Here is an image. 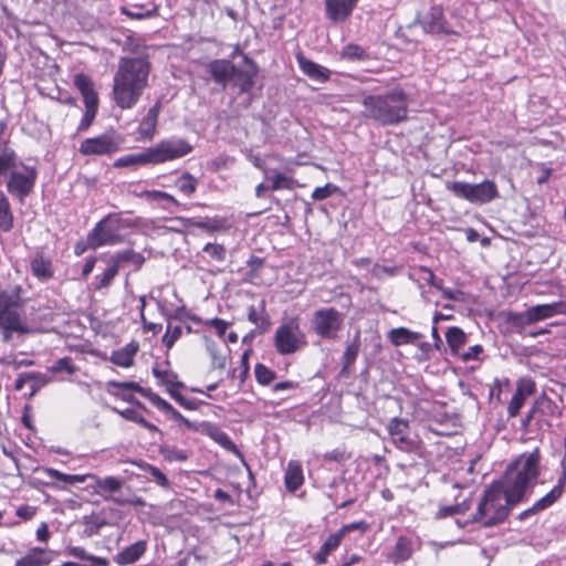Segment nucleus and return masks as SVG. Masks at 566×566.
<instances>
[{
  "instance_id": "obj_26",
  "label": "nucleus",
  "mask_w": 566,
  "mask_h": 566,
  "mask_svg": "<svg viewBox=\"0 0 566 566\" xmlns=\"http://www.w3.org/2000/svg\"><path fill=\"white\" fill-rule=\"evenodd\" d=\"M139 348L138 343L130 342L129 344L125 345L124 347L113 352L111 356V361L114 365L120 366V367H130L134 363V357L137 354Z\"/></svg>"
},
{
  "instance_id": "obj_16",
  "label": "nucleus",
  "mask_w": 566,
  "mask_h": 566,
  "mask_svg": "<svg viewBox=\"0 0 566 566\" xmlns=\"http://www.w3.org/2000/svg\"><path fill=\"white\" fill-rule=\"evenodd\" d=\"M244 67L235 66V74L233 80L238 85L240 93H248L254 86V78L259 72V67L255 62L249 56L243 57Z\"/></svg>"
},
{
  "instance_id": "obj_24",
  "label": "nucleus",
  "mask_w": 566,
  "mask_h": 566,
  "mask_svg": "<svg viewBox=\"0 0 566 566\" xmlns=\"http://www.w3.org/2000/svg\"><path fill=\"white\" fill-rule=\"evenodd\" d=\"M535 323L551 318L558 314H566L565 302H554L549 304H538L530 307Z\"/></svg>"
},
{
  "instance_id": "obj_50",
  "label": "nucleus",
  "mask_w": 566,
  "mask_h": 566,
  "mask_svg": "<svg viewBox=\"0 0 566 566\" xmlns=\"http://www.w3.org/2000/svg\"><path fill=\"white\" fill-rule=\"evenodd\" d=\"M471 506L470 500L465 499L463 502L455 505H447L439 509L436 513V518H442L446 516H452L455 514L465 513Z\"/></svg>"
},
{
  "instance_id": "obj_22",
  "label": "nucleus",
  "mask_w": 566,
  "mask_h": 566,
  "mask_svg": "<svg viewBox=\"0 0 566 566\" xmlns=\"http://www.w3.org/2000/svg\"><path fill=\"white\" fill-rule=\"evenodd\" d=\"M427 32L437 35L455 34L449 23L444 20L442 9L432 7L430 12V21L427 22Z\"/></svg>"
},
{
  "instance_id": "obj_8",
  "label": "nucleus",
  "mask_w": 566,
  "mask_h": 566,
  "mask_svg": "<svg viewBox=\"0 0 566 566\" xmlns=\"http://www.w3.org/2000/svg\"><path fill=\"white\" fill-rule=\"evenodd\" d=\"M448 189L458 198L478 205L490 202L499 197L497 187L491 180H484L480 184L453 181L448 184Z\"/></svg>"
},
{
  "instance_id": "obj_46",
  "label": "nucleus",
  "mask_w": 566,
  "mask_h": 566,
  "mask_svg": "<svg viewBox=\"0 0 566 566\" xmlns=\"http://www.w3.org/2000/svg\"><path fill=\"white\" fill-rule=\"evenodd\" d=\"M159 453L164 457L167 461H176V462H184L189 459V453L186 450L178 449L174 446H161L159 448Z\"/></svg>"
},
{
  "instance_id": "obj_47",
  "label": "nucleus",
  "mask_w": 566,
  "mask_h": 566,
  "mask_svg": "<svg viewBox=\"0 0 566 566\" xmlns=\"http://www.w3.org/2000/svg\"><path fill=\"white\" fill-rule=\"evenodd\" d=\"M197 179L189 172H184L175 182L178 190L186 196H191L197 189Z\"/></svg>"
},
{
  "instance_id": "obj_1",
  "label": "nucleus",
  "mask_w": 566,
  "mask_h": 566,
  "mask_svg": "<svg viewBox=\"0 0 566 566\" xmlns=\"http://www.w3.org/2000/svg\"><path fill=\"white\" fill-rule=\"evenodd\" d=\"M147 56L122 57L113 80V99L122 109L133 108L148 85Z\"/></svg>"
},
{
  "instance_id": "obj_44",
  "label": "nucleus",
  "mask_w": 566,
  "mask_h": 566,
  "mask_svg": "<svg viewBox=\"0 0 566 566\" xmlns=\"http://www.w3.org/2000/svg\"><path fill=\"white\" fill-rule=\"evenodd\" d=\"M43 471L48 476L70 485L83 483L87 478V475L65 474L53 468H44Z\"/></svg>"
},
{
  "instance_id": "obj_19",
  "label": "nucleus",
  "mask_w": 566,
  "mask_h": 566,
  "mask_svg": "<svg viewBox=\"0 0 566 566\" xmlns=\"http://www.w3.org/2000/svg\"><path fill=\"white\" fill-rule=\"evenodd\" d=\"M358 0H325L327 18L333 22H342L350 17Z\"/></svg>"
},
{
  "instance_id": "obj_11",
  "label": "nucleus",
  "mask_w": 566,
  "mask_h": 566,
  "mask_svg": "<svg viewBox=\"0 0 566 566\" xmlns=\"http://www.w3.org/2000/svg\"><path fill=\"white\" fill-rule=\"evenodd\" d=\"M191 150L192 146L184 138L164 139L155 146L149 147L153 164H160L184 157Z\"/></svg>"
},
{
  "instance_id": "obj_45",
  "label": "nucleus",
  "mask_w": 566,
  "mask_h": 566,
  "mask_svg": "<svg viewBox=\"0 0 566 566\" xmlns=\"http://www.w3.org/2000/svg\"><path fill=\"white\" fill-rule=\"evenodd\" d=\"M153 375L161 380V384L168 386H177V388H185V384L178 380V375L170 370H163L158 365H155L151 369Z\"/></svg>"
},
{
  "instance_id": "obj_55",
  "label": "nucleus",
  "mask_w": 566,
  "mask_h": 566,
  "mask_svg": "<svg viewBox=\"0 0 566 566\" xmlns=\"http://www.w3.org/2000/svg\"><path fill=\"white\" fill-rule=\"evenodd\" d=\"M15 166V153L4 147L0 150V177Z\"/></svg>"
},
{
  "instance_id": "obj_42",
  "label": "nucleus",
  "mask_w": 566,
  "mask_h": 566,
  "mask_svg": "<svg viewBox=\"0 0 566 566\" xmlns=\"http://www.w3.org/2000/svg\"><path fill=\"white\" fill-rule=\"evenodd\" d=\"M113 262L117 264L118 269L120 263L132 262L135 265L136 270H139L145 262V258L143 254L137 253L132 249H127L116 253L113 256Z\"/></svg>"
},
{
  "instance_id": "obj_57",
  "label": "nucleus",
  "mask_w": 566,
  "mask_h": 566,
  "mask_svg": "<svg viewBox=\"0 0 566 566\" xmlns=\"http://www.w3.org/2000/svg\"><path fill=\"white\" fill-rule=\"evenodd\" d=\"M50 370L53 373V374H59V373H62V371H65L70 375L74 374L76 368L75 366L72 364V359L70 357H63V358H60L59 360H56L51 367H50Z\"/></svg>"
},
{
  "instance_id": "obj_58",
  "label": "nucleus",
  "mask_w": 566,
  "mask_h": 566,
  "mask_svg": "<svg viewBox=\"0 0 566 566\" xmlns=\"http://www.w3.org/2000/svg\"><path fill=\"white\" fill-rule=\"evenodd\" d=\"M337 191H339V188L336 185L326 184L323 187L315 188L312 198L316 201L324 200Z\"/></svg>"
},
{
  "instance_id": "obj_52",
  "label": "nucleus",
  "mask_w": 566,
  "mask_h": 566,
  "mask_svg": "<svg viewBox=\"0 0 566 566\" xmlns=\"http://www.w3.org/2000/svg\"><path fill=\"white\" fill-rule=\"evenodd\" d=\"M181 331L182 329H181L180 325L172 326V322L171 321H167V331H166L165 335L161 338L163 344L168 349L172 348L175 343L180 338L181 333H182Z\"/></svg>"
},
{
  "instance_id": "obj_54",
  "label": "nucleus",
  "mask_w": 566,
  "mask_h": 566,
  "mask_svg": "<svg viewBox=\"0 0 566 566\" xmlns=\"http://www.w3.org/2000/svg\"><path fill=\"white\" fill-rule=\"evenodd\" d=\"M294 186L295 180L292 177L286 176L285 174L276 172L272 177L271 190L273 191L282 189L292 190Z\"/></svg>"
},
{
  "instance_id": "obj_21",
  "label": "nucleus",
  "mask_w": 566,
  "mask_h": 566,
  "mask_svg": "<svg viewBox=\"0 0 566 566\" xmlns=\"http://www.w3.org/2000/svg\"><path fill=\"white\" fill-rule=\"evenodd\" d=\"M297 62L302 72L312 80L318 82H326L329 80L331 71L328 69L313 62L312 60L306 59L301 54L297 55Z\"/></svg>"
},
{
  "instance_id": "obj_51",
  "label": "nucleus",
  "mask_w": 566,
  "mask_h": 566,
  "mask_svg": "<svg viewBox=\"0 0 566 566\" xmlns=\"http://www.w3.org/2000/svg\"><path fill=\"white\" fill-rule=\"evenodd\" d=\"M254 375L256 381L263 386L270 385L276 378V373L261 363L255 365Z\"/></svg>"
},
{
  "instance_id": "obj_25",
  "label": "nucleus",
  "mask_w": 566,
  "mask_h": 566,
  "mask_svg": "<svg viewBox=\"0 0 566 566\" xmlns=\"http://www.w3.org/2000/svg\"><path fill=\"white\" fill-rule=\"evenodd\" d=\"M412 552V541L406 536H399L387 557L391 563L399 564L408 560L411 557Z\"/></svg>"
},
{
  "instance_id": "obj_39",
  "label": "nucleus",
  "mask_w": 566,
  "mask_h": 566,
  "mask_svg": "<svg viewBox=\"0 0 566 566\" xmlns=\"http://www.w3.org/2000/svg\"><path fill=\"white\" fill-rule=\"evenodd\" d=\"M81 523L85 525L83 531V535L86 537L95 536L99 533L101 528L108 525L107 521L103 517H99L96 514L84 515L81 520Z\"/></svg>"
},
{
  "instance_id": "obj_2",
  "label": "nucleus",
  "mask_w": 566,
  "mask_h": 566,
  "mask_svg": "<svg viewBox=\"0 0 566 566\" xmlns=\"http://www.w3.org/2000/svg\"><path fill=\"white\" fill-rule=\"evenodd\" d=\"M539 453L537 450L523 454L517 461L510 464L502 483V492L509 503L518 504L525 500L527 489L539 475Z\"/></svg>"
},
{
  "instance_id": "obj_40",
  "label": "nucleus",
  "mask_w": 566,
  "mask_h": 566,
  "mask_svg": "<svg viewBox=\"0 0 566 566\" xmlns=\"http://www.w3.org/2000/svg\"><path fill=\"white\" fill-rule=\"evenodd\" d=\"M31 270L34 276L43 281L53 276L51 261L43 256H36L31 261Z\"/></svg>"
},
{
  "instance_id": "obj_53",
  "label": "nucleus",
  "mask_w": 566,
  "mask_h": 566,
  "mask_svg": "<svg viewBox=\"0 0 566 566\" xmlns=\"http://www.w3.org/2000/svg\"><path fill=\"white\" fill-rule=\"evenodd\" d=\"M206 348L212 359L211 367L213 369H223L226 367L227 358L219 354L218 345L212 340H207Z\"/></svg>"
},
{
  "instance_id": "obj_7",
  "label": "nucleus",
  "mask_w": 566,
  "mask_h": 566,
  "mask_svg": "<svg viewBox=\"0 0 566 566\" xmlns=\"http://www.w3.org/2000/svg\"><path fill=\"white\" fill-rule=\"evenodd\" d=\"M344 316L335 307H322L312 314L310 327L319 338L335 340L343 329Z\"/></svg>"
},
{
  "instance_id": "obj_37",
  "label": "nucleus",
  "mask_w": 566,
  "mask_h": 566,
  "mask_svg": "<svg viewBox=\"0 0 566 566\" xmlns=\"http://www.w3.org/2000/svg\"><path fill=\"white\" fill-rule=\"evenodd\" d=\"M140 197L150 202L165 201L164 209H170L171 206L180 207V202L170 193L160 190H145L140 193Z\"/></svg>"
},
{
  "instance_id": "obj_59",
  "label": "nucleus",
  "mask_w": 566,
  "mask_h": 566,
  "mask_svg": "<svg viewBox=\"0 0 566 566\" xmlns=\"http://www.w3.org/2000/svg\"><path fill=\"white\" fill-rule=\"evenodd\" d=\"M109 387L124 389V390H132L135 392L144 395L145 390L147 388L142 387L138 382L135 381H117V380H109L107 384Z\"/></svg>"
},
{
  "instance_id": "obj_3",
  "label": "nucleus",
  "mask_w": 566,
  "mask_h": 566,
  "mask_svg": "<svg viewBox=\"0 0 566 566\" xmlns=\"http://www.w3.org/2000/svg\"><path fill=\"white\" fill-rule=\"evenodd\" d=\"M365 116L382 126L395 125L407 118V99L402 92L364 97Z\"/></svg>"
},
{
  "instance_id": "obj_23",
  "label": "nucleus",
  "mask_w": 566,
  "mask_h": 566,
  "mask_svg": "<svg viewBox=\"0 0 566 566\" xmlns=\"http://www.w3.org/2000/svg\"><path fill=\"white\" fill-rule=\"evenodd\" d=\"M52 560L53 552H48L41 547H33L24 557L17 560L15 566H42L49 565Z\"/></svg>"
},
{
  "instance_id": "obj_64",
  "label": "nucleus",
  "mask_w": 566,
  "mask_h": 566,
  "mask_svg": "<svg viewBox=\"0 0 566 566\" xmlns=\"http://www.w3.org/2000/svg\"><path fill=\"white\" fill-rule=\"evenodd\" d=\"M31 391L29 398L33 397L43 386L48 384V377L40 373H34L33 379H31Z\"/></svg>"
},
{
  "instance_id": "obj_31",
  "label": "nucleus",
  "mask_w": 566,
  "mask_h": 566,
  "mask_svg": "<svg viewBox=\"0 0 566 566\" xmlns=\"http://www.w3.org/2000/svg\"><path fill=\"white\" fill-rule=\"evenodd\" d=\"M303 470L302 467L291 461L285 472V488L290 492H295L303 484Z\"/></svg>"
},
{
  "instance_id": "obj_43",
  "label": "nucleus",
  "mask_w": 566,
  "mask_h": 566,
  "mask_svg": "<svg viewBox=\"0 0 566 566\" xmlns=\"http://www.w3.org/2000/svg\"><path fill=\"white\" fill-rule=\"evenodd\" d=\"M123 481L115 476L96 478L95 488L97 493L104 496V493H115L120 490Z\"/></svg>"
},
{
  "instance_id": "obj_62",
  "label": "nucleus",
  "mask_w": 566,
  "mask_h": 566,
  "mask_svg": "<svg viewBox=\"0 0 566 566\" xmlns=\"http://www.w3.org/2000/svg\"><path fill=\"white\" fill-rule=\"evenodd\" d=\"M516 389L528 397L535 392L536 387H535V382L532 378L524 377V378H520L517 380Z\"/></svg>"
},
{
  "instance_id": "obj_34",
  "label": "nucleus",
  "mask_w": 566,
  "mask_h": 566,
  "mask_svg": "<svg viewBox=\"0 0 566 566\" xmlns=\"http://www.w3.org/2000/svg\"><path fill=\"white\" fill-rule=\"evenodd\" d=\"M359 350H360V334H359V332H357L354 336L353 342L347 345V347L343 354V357H342L343 367L340 370L342 375H345L347 373L348 368L355 363V360L357 359V356L359 354Z\"/></svg>"
},
{
  "instance_id": "obj_36",
  "label": "nucleus",
  "mask_w": 566,
  "mask_h": 566,
  "mask_svg": "<svg viewBox=\"0 0 566 566\" xmlns=\"http://www.w3.org/2000/svg\"><path fill=\"white\" fill-rule=\"evenodd\" d=\"M339 55L343 60L350 62H363L370 59L368 51L356 43H348L343 46Z\"/></svg>"
},
{
  "instance_id": "obj_10",
  "label": "nucleus",
  "mask_w": 566,
  "mask_h": 566,
  "mask_svg": "<svg viewBox=\"0 0 566 566\" xmlns=\"http://www.w3.org/2000/svg\"><path fill=\"white\" fill-rule=\"evenodd\" d=\"M124 137L114 129H109L96 137L84 139L78 151L84 156H108L120 149Z\"/></svg>"
},
{
  "instance_id": "obj_4",
  "label": "nucleus",
  "mask_w": 566,
  "mask_h": 566,
  "mask_svg": "<svg viewBox=\"0 0 566 566\" xmlns=\"http://www.w3.org/2000/svg\"><path fill=\"white\" fill-rule=\"evenodd\" d=\"M513 506L502 492V483L494 482L484 491L471 522L493 527L506 520Z\"/></svg>"
},
{
  "instance_id": "obj_63",
  "label": "nucleus",
  "mask_w": 566,
  "mask_h": 566,
  "mask_svg": "<svg viewBox=\"0 0 566 566\" xmlns=\"http://www.w3.org/2000/svg\"><path fill=\"white\" fill-rule=\"evenodd\" d=\"M112 410L116 413H118L119 416H122L124 419L126 420H129V421H133V422H136V423H140V421L143 420V416L134 408H126L124 410H119L117 408H112Z\"/></svg>"
},
{
  "instance_id": "obj_30",
  "label": "nucleus",
  "mask_w": 566,
  "mask_h": 566,
  "mask_svg": "<svg viewBox=\"0 0 566 566\" xmlns=\"http://www.w3.org/2000/svg\"><path fill=\"white\" fill-rule=\"evenodd\" d=\"M505 322L518 333H521L526 326L535 324L530 308L524 312H509L506 314Z\"/></svg>"
},
{
  "instance_id": "obj_12",
  "label": "nucleus",
  "mask_w": 566,
  "mask_h": 566,
  "mask_svg": "<svg viewBox=\"0 0 566 566\" xmlns=\"http://www.w3.org/2000/svg\"><path fill=\"white\" fill-rule=\"evenodd\" d=\"M274 345L281 355H290L306 345L305 335L298 325L283 324L275 332Z\"/></svg>"
},
{
  "instance_id": "obj_49",
  "label": "nucleus",
  "mask_w": 566,
  "mask_h": 566,
  "mask_svg": "<svg viewBox=\"0 0 566 566\" xmlns=\"http://www.w3.org/2000/svg\"><path fill=\"white\" fill-rule=\"evenodd\" d=\"M117 264L113 262L111 266H108L105 272L101 275L95 276L94 286L95 290L106 289L111 285L112 281L118 273Z\"/></svg>"
},
{
  "instance_id": "obj_13",
  "label": "nucleus",
  "mask_w": 566,
  "mask_h": 566,
  "mask_svg": "<svg viewBox=\"0 0 566 566\" xmlns=\"http://www.w3.org/2000/svg\"><path fill=\"white\" fill-rule=\"evenodd\" d=\"M24 172L12 171L7 184V190L12 196L17 197L20 202L33 191L38 171L35 167L23 165Z\"/></svg>"
},
{
  "instance_id": "obj_41",
  "label": "nucleus",
  "mask_w": 566,
  "mask_h": 566,
  "mask_svg": "<svg viewBox=\"0 0 566 566\" xmlns=\"http://www.w3.org/2000/svg\"><path fill=\"white\" fill-rule=\"evenodd\" d=\"M133 463L135 465H137L142 471L149 474L159 486L166 488V489L170 486V482H169L168 478L158 468H156L143 460L133 461Z\"/></svg>"
},
{
  "instance_id": "obj_56",
  "label": "nucleus",
  "mask_w": 566,
  "mask_h": 566,
  "mask_svg": "<svg viewBox=\"0 0 566 566\" xmlns=\"http://www.w3.org/2000/svg\"><path fill=\"white\" fill-rule=\"evenodd\" d=\"M202 251L207 253L210 258L223 262L227 256V250L223 245L217 243H207Z\"/></svg>"
},
{
  "instance_id": "obj_33",
  "label": "nucleus",
  "mask_w": 566,
  "mask_h": 566,
  "mask_svg": "<svg viewBox=\"0 0 566 566\" xmlns=\"http://www.w3.org/2000/svg\"><path fill=\"white\" fill-rule=\"evenodd\" d=\"M14 226V217L10 202L6 195L0 190V230L10 232Z\"/></svg>"
},
{
  "instance_id": "obj_17",
  "label": "nucleus",
  "mask_w": 566,
  "mask_h": 566,
  "mask_svg": "<svg viewBox=\"0 0 566 566\" xmlns=\"http://www.w3.org/2000/svg\"><path fill=\"white\" fill-rule=\"evenodd\" d=\"M207 71L214 83L226 88L229 82L233 80V75L235 74V65L229 60L218 59L211 61L207 65Z\"/></svg>"
},
{
  "instance_id": "obj_61",
  "label": "nucleus",
  "mask_w": 566,
  "mask_h": 566,
  "mask_svg": "<svg viewBox=\"0 0 566 566\" xmlns=\"http://www.w3.org/2000/svg\"><path fill=\"white\" fill-rule=\"evenodd\" d=\"M344 536L339 531L334 534H331L327 539L323 543L322 547L324 551H327L329 554L333 553L342 543Z\"/></svg>"
},
{
  "instance_id": "obj_20",
  "label": "nucleus",
  "mask_w": 566,
  "mask_h": 566,
  "mask_svg": "<svg viewBox=\"0 0 566 566\" xmlns=\"http://www.w3.org/2000/svg\"><path fill=\"white\" fill-rule=\"evenodd\" d=\"M146 541H138L114 556V562L118 566H126L136 563L146 552Z\"/></svg>"
},
{
  "instance_id": "obj_38",
  "label": "nucleus",
  "mask_w": 566,
  "mask_h": 566,
  "mask_svg": "<svg viewBox=\"0 0 566 566\" xmlns=\"http://www.w3.org/2000/svg\"><path fill=\"white\" fill-rule=\"evenodd\" d=\"M65 552L70 556H73L81 560L91 562L92 566H108L109 565L108 559H106L104 557L91 555L81 546H67Z\"/></svg>"
},
{
  "instance_id": "obj_48",
  "label": "nucleus",
  "mask_w": 566,
  "mask_h": 566,
  "mask_svg": "<svg viewBox=\"0 0 566 566\" xmlns=\"http://www.w3.org/2000/svg\"><path fill=\"white\" fill-rule=\"evenodd\" d=\"M389 338L394 345H402V344H410L413 343V340L417 338L416 334L408 331L405 327H399L391 329L389 333Z\"/></svg>"
},
{
  "instance_id": "obj_5",
  "label": "nucleus",
  "mask_w": 566,
  "mask_h": 566,
  "mask_svg": "<svg viewBox=\"0 0 566 566\" xmlns=\"http://www.w3.org/2000/svg\"><path fill=\"white\" fill-rule=\"evenodd\" d=\"M136 227V222L129 218H123L122 213H109L99 220L87 235V243L92 249L103 245L122 243L124 238L119 231Z\"/></svg>"
},
{
  "instance_id": "obj_29",
  "label": "nucleus",
  "mask_w": 566,
  "mask_h": 566,
  "mask_svg": "<svg viewBox=\"0 0 566 566\" xmlns=\"http://www.w3.org/2000/svg\"><path fill=\"white\" fill-rule=\"evenodd\" d=\"M147 164H153L150 160V151L149 148L145 149L142 153L128 154L117 158L114 161V167H129V166H144Z\"/></svg>"
},
{
  "instance_id": "obj_60",
  "label": "nucleus",
  "mask_w": 566,
  "mask_h": 566,
  "mask_svg": "<svg viewBox=\"0 0 566 566\" xmlns=\"http://www.w3.org/2000/svg\"><path fill=\"white\" fill-rule=\"evenodd\" d=\"M483 346L476 344L469 347L468 350L463 349L462 354H459L458 357L464 363H468L470 360H480V356L483 354Z\"/></svg>"
},
{
  "instance_id": "obj_27",
  "label": "nucleus",
  "mask_w": 566,
  "mask_h": 566,
  "mask_svg": "<svg viewBox=\"0 0 566 566\" xmlns=\"http://www.w3.org/2000/svg\"><path fill=\"white\" fill-rule=\"evenodd\" d=\"M161 108V102L157 101L156 104L149 108L146 116L143 118L140 125H139V133L142 136L147 138H153L157 122H158V115Z\"/></svg>"
},
{
  "instance_id": "obj_9",
  "label": "nucleus",
  "mask_w": 566,
  "mask_h": 566,
  "mask_svg": "<svg viewBox=\"0 0 566 566\" xmlns=\"http://www.w3.org/2000/svg\"><path fill=\"white\" fill-rule=\"evenodd\" d=\"M74 85L80 91L85 105V112L77 126V133H82L86 132L91 127L96 117L98 109V96L95 92L92 78L84 73H78L74 76Z\"/></svg>"
},
{
  "instance_id": "obj_18",
  "label": "nucleus",
  "mask_w": 566,
  "mask_h": 566,
  "mask_svg": "<svg viewBox=\"0 0 566 566\" xmlns=\"http://www.w3.org/2000/svg\"><path fill=\"white\" fill-rule=\"evenodd\" d=\"M397 35L407 43L420 44L424 36V21L422 20V13L418 11L410 23L399 27Z\"/></svg>"
},
{
  "instance_id": "obj_14",
  "label": "nucleus",
  "mask_w": 566,
  "mask_h": 566,
  "mask_svg": "<svg viewBox=\"0 0 566 566\" xmlns=\"http://www.w3.org/2000/svg\"><path fill=\"white\" fill-rule=\"evenodd\" d=\"M565 484L566 471L562 469V474L559 475L556 485L545 496L537 500L533 506L520 513L517 518L520 521H525L528 517L551 507L563 495Z\"/></svg>"
},
{
  "instance_id": "obj_35",
  "label": "nucleus",
  "mask_w": 566,
  "mask_h": 566,
  "mask_svg": "<svg viewBox=\"0 0 566 566\" xmlns=\"http://www.w3.org/2000/svg\"><path fill=\"white\" fill-rule=\"evenodd\" d=\"M554 407L553 401L547 398L545 395L536 399L533 407L530 409L525 418L522 420V426L527 428L533 419H535L537 413L545 415L548 410H552Z\"/></svg>"
},
{
  "instance_id": "obj_6",
  "label": "nucleus",
  "mask_w": 566,
  "mask_h": 566,
  "mask_svg": "<svg viewBox=\"0 0 566 566\" xmlns=\"http://www.w3.org/2000/svg\"><path fill=\"white\" fill-rule=\"evenodd\" d=\"M20 285L11 290L0 289V328L17 329V333L27 334L29 328L22 323L17 308L21 306Z\"/></svg>"
},
{
  "instance_id": "obj_15",
  "label": "nucleus",
  "mask_w": 566,
  "mask_h": 566,
  "mask_svg": "<svg viewBox=\"0 0 566 566\" xmlns=\"http://www.w3.org/2000/svg\"><path fill=\"white\" fill-rule=\"evenodd\" d=\"M409 424L400 418H392L388 424V432L395 444L403 451H412L416 442L408 437Z\"/></svg>"
},
{
  "instance_id": "obj_32",
  "label": "nucleus",
  "mask_w": 566,
  "mask_h": 566,
  "mask_svg": "<svg viewBox=\"0 0 566 566\" xmlns=\"http://www.w3.org/2000/svg\"><path fill=\"white\" fill-rule=\"evenodd\" d=\"M260 312L254 305L249 306L248 308V319L255 324L262 333L266 332L271 326V321L269 315L265 314V301L262 300L260 303Z\"/></svg>"
},
{
  "instance_id": "obj_28",
  "label": "nucleus",
  "mask_w": 566,
  "mask_h": 566,
  "mask_svg": "<svg viewBox=\"0 0 566 566\" xmlns=\"http://www.w3.org/2000/svg\"><path fill=\"white\" fill-rule=\"evenodd\" d=\"M446 339L451 353L459 356L468 342V335L460 327L453 326L446 332Z\"/></svg>"
}]
</instances>
